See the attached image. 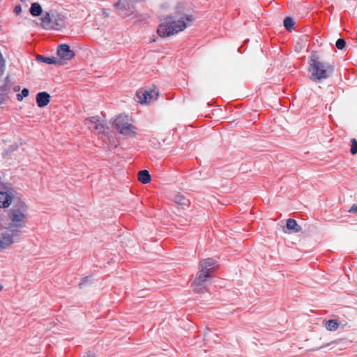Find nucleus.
<instances>
[{
    "instance_id": "1",
    "label": "nucleus",
    "mask_w": 357,
    "mask_h": 357,
    "mask_svg": "<svg viewBox=\"0 0 357 357\" xmlns=\"http://www.w3.org/2000/svg\"><path fill=\"white\" fill-rule=\"evenodd\" d=\"M29 218L28 206L24 201L15 199L12 208L8 211L6 222L3 229L8 231L21 233Z\"/></svg>"
},
{
    "instance_id": "2",
    "label": "nucleus",
    "mask_w": 357,
    "mask_h": 357,
    "mask_svg": "<svg viewBox=\"0 0 357 357\" xmlns=\"http://www.w3.org/2000/svg\"><path fill=\"white\" fill-rule=\"evenodd\" d=\"M308 63L307 71L310 73V79L314 83H320L331 77L334 73L335 66L333 63L321 61L316 51L311 52Z\"/></svg>"
},
{
    "instance_id": "3",
    "label": "nucleus",
    "mask_w": 357,
    "mask_h": 357,
    "mask_svg": "<svg viewBox=\"0 0 357 357\" xmlns=\"http://www.w3.org/2000/svg\"><path fill=\"white\" fill-rule=\"evenodd\" d=\"M113 125L123 135L132 137L136 133V128L132 124V119L128 115H119L114 120Z\"/></svg>"
},
{
    "instance_id": "4",
    "label": "nucleus",
    "mask_w": 357,
    "mask_h": 357,
    "mask_svg": "<svg viewBox=\"0 0 357 357\" xmlns=\"http://www.w3.org/2000/svg\"><path fill=\"white\" fill-rule=\"evenodd\" d=\"M187 25L188 24H159L157 32L161 37H169L183 31Z\"/></svg>"
},
{
    "instance_id": "5",
    "label": "nucleus",
    "mask_w": 357,
    "mask_h": 357,
    "mask_svg": "<svg viewBox=\"0 0 357 357\" xmlns=\"http://www.w3.org/2000/svg\"><path fill=\"white\" fill-rule=\"evenodd\" d=\"M15 191L10 187V185H7L5 189L0 190V207L8 208L12 201L16 199L15 198Z\"/></svg>"
},
{
    "instance_id": "6",
    "label": "nucleus",
    "mask_w": 357,
    "mask_h": 357,
    "mask_svg": "<svg viewBox=\"0 0 357 357\" xmlns=\"http://www.w3.org/2000/svg\"><path fill=\"white\" fill-rule=\"evenodd\" d=\"M158 96V91L155 89L138 90L136 93L137 101L141 104L150 102L151 100H156Z\"/></svg>"
},
{
    "instance_id": "7",
    "label": "nucleus",
    "mask_w": 357,
    "mask_h": 357,
    "mask_svg": "<svg viewBox=\"0 0 357 357\" xmlns=\"http://www.w3.org/2000/svg\"><path fill=\"white\" fill-rule=\"evenodd\" d=\"M15 233L4 229L0 238V251L8 248L20 236V233Z\"/></svg>"
},
{
    "instance_id": "8",
    "label": "nucleus",
    "mask_w": 357,
    "mask_h": 357,
    "mask_svg": "<svg viewBox=\"0 0 357 357\" xmlns=\"http://www.w3.org/2000/svg\"><path fill=\"white\" fill-rule=\"evenodd\" d=\"M85 125L89 130L97 133H102L105 130V126L101 123L100 118L97 116L86 119Z\"/></svg>"
},
{
    "instance_id": "9",
    "label": "nucleus",
    "mask_w": 357,
    "mask_h": 357,
    "mask_svg": "<svg viewBox=\"0 0 357 357\" xmlns=\"http://www.w3.org/2000/svg\"><path fill=\"white\" fill-rule=\"evenodd\" d=\"M37 26L46 30H54L62 32L64 34H71L72 31L67 27L68 24H36Z\"/></svg>"
},
{
    "instance_id": "10",
    "label": "nucleus",
    "mask_w": 357,
    "mask_h": 357,
    "mask_svg": "<svg viewBox=\"0 0 357 357\" xmlns=\"http://www.w3.org/2000/svg\"><path fill=\"white\" fill-rule=\"evenodd\" d=\"M302 230L301 227L298 224L297 221L294 218H288L286 224L282 228V231L285 234H291L298 233Z\"/></svg>"
},
{
    "instance_id": "11",
    "label": "nucleus",
    "mask_w": 357,
    "mask_h": 357,
    "mask_svg": "<svg viewBox=\"0 0 357 357\" xmlns=\"http://www.w3.org/2000/svg\"><path fill=\"white\" fill-rule=\"evenodd\" d=\"M200 268L202 271L211 273L218 268V262L212 259L207 258L200 261L199 262Z\"/></svg>"
},
{
    "instance_id": "12",
    "label": "nucleus",
    "mask_w": 357,
    "mask_h": 357,
    "mask_svg": "<svg viewBox=\"0 0 357 357\" xmlns=\"http://www.w3.org/2000/svg\"><path fill=\"white\" fill-rule=\"evenodd\" d=\"M57 55L62 59L70 60L74 57L75 53L70 50L69 45L61 44L58 46Z\"/></svg>"
},
{
    "instance_id": "13",
    "label": "nucleus",
    "mask_w": 357,
    "mask_h": 357,
    "mask_svg": "<svg viewBox=\"0 0 357 357\" xmlns=\"http://www.w3.org/2000/svg\"><path fill=\"white\" fill-rule=\"evenodd\" d=\"M36 102L39 107H44L50 101V96L47 92H40L36 95Z\"/></svg>"
},
{
    "instance_id": "14",
    "label": "nucleus",
    "mask_w": 357,
    "mask_h": 357,
    "mask_svg": "<svg viewBox=\"0 0 357 357\" xmlns=\"http://www.w3.org/2000/svg\"><path fill=\"white\" fill-rule=\"evenodd\" d=\"M342 324L336 319H330L324 321V326L328 331H335Z\"/></svg>"
},
{
    "instance_id": "15",
    "label": "nucleus",
    "mask_w": 357,
    "mask_h": 357,
    "mask_svg": "<svg viewBox=\"0 0 357 357\" xmlns=\"http://www.w3.org/2000/svg\"><path fill=\"white\" fill-rule=\"evenodd\" d=\"M174 201L176 204L181 206L182 208L188 206L190 205L189 199L181 194L176 195L174 196Z\"/></svg>"
},
{
    "instance_id": "16",
    "label": "nucleus",
    "mask_w": 357,
    "mask_h": 357,
    "mask_svg": "<svg viewBox=\"0 0 357 357\" xmlns=\"http://www.w3.org/2000/svg\"><path fill=\"white\" fill-rule=\"evenodd\" d=\"M151 176L147 170H141L138 172V180L146 184L151 181Z\"/></svg>"
},
{
    "instance_id": "17",
    "label": "nucleus",
    "mask_w": 357,
    "mask_h": 357,
    "mask_svg": "<svg viewBox=\"0 0 357 357\" xmlns=\"http://www.w3.org/2000/svg\"><path fill=\"white\" fill-rule=\"evenodd\" d=\"M36 60L40 62L48 63V64H55L59 62L58 59L54 56L47 57L42 55H38L36 56Z\"/></svg>"
},
{
    "instance_id": "18",
    "label": "nucleus",
    "mask_w": 357,
    "mask_h": 357,
    "mask_svg": "<svg viewBox=\"0 0 357 357\" xmlns=\"http://www.w3.org/2000/svg\"><path fill=\"white\" fill-rule=\"evenodd\" d=\"M11 86L12 82L9 77H6L4 83L0 86V91L8 94L10 91Z\"/></svg>"
},
{
    "instance_id": "19",
    "label": "nucleus",
    "mask_w": 357,
    "mask_h": 357,
    "mask_svg": "<svg viewBox=\"0 0 357 357\" xmlns=\"http://www.w3.org/2000/svg\"><path fill=\"white\" fill-rule=\"evenodd\" d=\"M210 277H211V275L210 274V273H207V272L203 271L200 268L199 273L197 275V278H195V281H197L199 283L200 282H204L206 280V279L210 278Z\"/></svg>"
},
{
    "instance_id": "20",
    "label": "nucleus",
    "mask_w": 357,
    "mask_h": 357,
    "mask_svg": "<svg viewBox=\"0 0 357 357\" xmlns=\"http://www.w3.org/2000/svg\"><path fill=\"white\" fill-rule=\"evenodd\" d=\"M30 13L33 16H39L42 13V7L38 3L31 4Z\"/></svg>"
},
{
    "instance_id": "21",
    "label": "nucleus",
    "mask_w": 357,
    "mask_h": 357,
    "mask_svg": "<svg viewBox=\"0 0 357 357\" xmlns=\"http://www.w3.org/2000/svg\"><path fill=\"white\" fill-rule=\"evenodd\" d=\"M192 288L196 293H202L204 291L205 287L204 282L199 283L197 281H195L192 284Z\"/></svg>"
},
{
    "instance_id": "22",
    "label": "nucleus",
    "mask_w": 357,
    "mask_h": 357,
    "mask_svg": "<svg viewBox=\"0 0 357 357\" xmlns=\"http://www.w3.org/2000/svg\"><path fill=\"white\" fill-rule=\"evenodd\" d=\"M350 153L352 155L357 154V139L356 138L351 139Z\"/></svg>"
},
{
    "instance_id": "23",
    "label": "nucleus",
    "mask_w": 357,
    "mask_h": 357,
    "mask_svg": "<svg viewBox=\"0 0 357 357\" xmlns=\"http://www.w3.org/2000/svg\"><path fill=\"white\" fill-rule=\"evenodd\" d=\"M346 45H347V42H346L345 39H344L342 38H338L335 42V46L340 50H342L343 49H344L346 47Z\"/></svg>"
},
{
    "instance_id": "24",
    "label": "nucleus",
    "mask_w": 357,
    "mask_h": 357,
    "mask_svg": "<svg viewBox=\"0 0 357 357\" xmlns=\"http://www.w3.org/2000/svg\"><path fill=\"white\" fill-rule=\"evenodd\" d=\"M53 11L51 10L50 13H46L41 18L42 22H51L52 17L53 16Z\"/></svg>"
},
{
    "instance_id": "25",
    "label": "nucleus",
    "mask_w": 357,
    "mask_h": 357,
    "mask_svg": "<svg viewBox=\"0 0 357 357\" xmlns=\"http://www.w3.org/2000/svg\"><path fill=\"white\" fill-rule=\"evenodd\" d=\"M297 24H283L284 27L288 32H291L296 27Z\"/></svg>"
},
{
    "instance_id": "26",
    "label": "nucleus",
    "mask_w": 357,
    "mask_h": 357,
    "mask_svg": "<svg viewBox=\"0 0 357 357\" xmlns=\"http://www.w3.org/2000/svg\"><path fill=\"white\" fill-rule=\"evenodd\" d=\"M8 99V94L0 91V105Z\"/></svg>"
},
{
    "instance_id": "27",
    "label": "nucleus",
    "mask_w": 357,
    "mask_h": 357,
    "mask_svg": "<svg viewBox=\"0 0 357 357\" xmlns=\"http://www.w3.org/2000/svg\"><path fill=\"white\" fill-rule=\"evenodd\" d=\"M251 121L252 119H249V116H248V114H247V120H246V122H247V134H248L250 132V131L248 130V129L249 128V124L251 123V126H252L254 124V123H251ZM250 136L249 135H247V139L250 138Z\"/></svg>"
},
{
    "instance_id": "28",
    "label": "nucleus",
    "mask_w": 357,
    "mask_h": 357,
    "mask_svg": "<svg viewBox=\"0 0 357 357\" xmlns=\"http://www.w3.org/2000/svg\"><path fill=\"white\" fill-rule=\"evenodd\" d=\"M349 213H357V204H353L348 210Z\"/></svg>"
},
{
    "instance_id": "29",
    "label": "nucleus",
    "mask_w": 357,
    "mask_h": 357,
    "mask_svg": "<svg viewBox=\"0 0 357 357\" xmlns=\"http://www.w3.org/2000/svg\"><path fill=\"white\" fill-rule=\"evenodd\" d=\"M183 19L188 22H191L195 20L192 15H185Z\"/></svg>"
},
{
    "instance_id": "30",
    "label": "nucleus",
    "mask_w": 357,
    "mask_h": 357,
    "mask_svg": "<svg viewBox=\"0 0 357 357\" xmlns=\"http://www.w3.org/2000/svg\"><path fill=\"white\" fill-rule=\"evenodd\" d=\"M29 91L27 89L24 88L22 90L21 94L23 96V98L29 96Z\"/></svg>"
},
{
    "instance_id": "31",
    "label": "nucleus",
    "mask_w": 357,
    "mask_h": 357,
    "mask_svg": "<svg viewBox=\"0 0 357 357\" xmlns=\"http://www.w3.org/2000/svg\"><path fill=\"white\" fill-rule=\"evenodd\" d=\"M294 20L290 16L286 17L283 20V22H294Z\"/></svg>"
},
{
    "instance_id": "32",
    "label": "nucleus",
    "mask_w": 357,
    "mask_h": 357,
    "mask_svg": "<svg viewBox=\"0 0 357 357\" xmlns=\"http://www.w3.org/2000/svg\"><path fill=\"white\" fill-rule=\"evenodd\" d=\"M14 11L15 12V13L19 14L22 11L21 6L20 5L15 6Z\"/></svg>"
},
{
    "instance_id": "33",
    "label": "nucleus",
    "mask_w": 357,
    "mask_h": 357,
    "mask_svg": "<svg viewBox=\"0 0 357 357\" xmlns=\"http://www.w3.org/2000/svg\"><path fill=\"white\" fill-rule=\"evenodd\" d=\"M89 280V277H85L82 279V281L79 283V287H81L84 284Z\"/></svg>"
},
{
    "instance_id": "34",
    "label": "nucleus",
    "mask_w": 357,
    "mask_h": 357,
    "mask_svg": "<svg viewBox=\"0 0 357 357\" xmlns=\"http://www.w3.org/2000/svg\"><path fill=\"white\" fill-rule=\"evenodd\" d=\"M17 100L18 101H22L23 100V96H22L21 93L17 94Z\"/></svg>"
},
{
    "instance_id": "35",
    "label": "nucleus",
    "mask_w": 357,
    "mask_h": 357,
    "mask_svg": "<svg viewBox=\"0 0 357 357\" xmlns=\"http://www.w3.org/2000/svg\"><path fill=\"white\" fill-rule=\"evenodd\" d=\"M342 321V324L340 325V326H341L342 328L347 325V323L344 321Z\"/></svg>"
},
{
    "instance_id": "36",
    "label": "nucleus",
    "mask_w": 357,
    "mask_h": 357,
    "mask_svg": "<svg viewBox=\"0 0 357 357\" xmlns=\"http://www.w3.org/2000/svg\"><path fill=\"white\" fill-rule=\"evenodd\" d=\"M84 357H96L93 354H88L86 356H84Z\"/></svg>"
},
{
    "instance_id": "37",
    "label": "nucleus",
    "mask_w": 357,
    "mask_h": 357,
    "mask_svg": "<svg viewBox=\"0 0 357 357\" xmlns=\"http://www.w3.org/2000/svg\"><path fill=\"white\" fill-rule=\"evenodd\" d=\"M20 90V86H16L14 87V91H18Z\"/></svg>"
},
{
    "instance_id": "38",
    "label": "nucleus",
    "mask_w": 357,
    "mask_h": 357,
    "mask_svg": "<svg viewBox=\"0 0 357 357\" xmlns=\"http://www.w3.org/2000/svg\"><path fill=\"white\" fill-rule=\"evenodd\" d=\"M246 231H247V232H248V231H249L248 225V224H247V229H246Z\"/></svg>"
},
{
    "instance_id": "39",
    "label": "nucleus",
    "mask_w": 357,
    "mask_h": 357,
    "mask_svg": "<svg viewBox=\"0 0 357 357\" xmlns=\"http://www.w3.org/2000/svg\"><path fill=\"white\" fill-rule=\"evenodd\" d=\"M3 289V287L0 284V291H1Z\"/></svg>"
},
{
    "instance_id": "40",
    "label": "nucleus",
    "mask_w": 357,
    "mask_h": 357,
    "mask_svg": "<svg viewBox=\"0 0 357 357\" xmlns=\"http://www.w3.org/2000/svg\"><path fill=\"white\" fill-rule=\"evenodd\" d=\"M246 42H247V44H248V42H249V40H248V39H247V40H246Z\"/></svg>"
}]
</instances>
